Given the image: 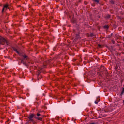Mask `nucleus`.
<instances>
[{
	"label": "nucleus",
	"instance_id": "obj_1",
	"mask_svg": "<svg viewBox=\"0 0 124 124\" xmlns=\"http://www.w3.org/2000/svg\"><path fill=\"white\" fill-rule=\"evenodd\" d=\"M36 116L34 113H31L27 117V122L29 124H37L36 121L33 119L38 120V121H42V117H41V114L39 113L36 114Z\"/></svg>",
	"mask_w": 124,
	"mask_h": 124
},
{
	"label": "nucleus",
	"instance_id": "obj_2",
	"mask_svg": "<svg viewBox=\"0 0 124 124\" xmlns=\"http://www.w3.org/2000/svg\"><path fill=\"white\" fill-rule=\"evenodd\" d=\"M6 44V45H9V43L5 38H3L1 36H0V45H4V44Z\"/></svg>",
	"mask_w": 124,
	"mask_h": 124
},
{
	"label": "nucleus",
	"instance_id": "obj_3",
	"mask_svg": "<svg viewBox=\"0 0 124 124\" xmlns=\"http://www.w3.org/2000/svg\"><path fill=\"white\" fill-rule=\"evenodd\" d=\"M23 58H24V59L23 60H21V62L25 65V66H27V63H26V62H25V60H29V58H28V56L27 55H23Z\"/></svg>",
	"mask_w": 124,
	"mask_h": 124
},
{
	"label": "nucleus",
	"instance_id": "obj_4",
	"mask_svg": "<svg viewBox=\"0 0 124 124\" xmlns=\"http://www.w3.org/2000/svg\"><path fill=\"white\" fill-rule=\"evenodd\" d=\"M9 8V7H8V5H7V4L5 5L2 10V12H3V11H4V10H6V9H8Z\"/></svg>",
	"mask_w": 124,
	"mask_h": 124
},
{
	"label": "nucleus",
	"instance_id": "obj_5",
	"mask_svg": "<svg viewBox=\"0 0 124 124\" xmlns=\"http://www.w3.org/2000/svg\"><path fill=\"white\" fill-rule=\"evenodd\" d=\"M99 101H100V99H99V98L98 97L96 98V100L94 101L95 104H98V102H99Z\"/></svg>",
	"mask_w": 124,
	"mask_h": 124
},
{
	"label": "nucleus",
	"instance_id": "obj_6",
	"mask_svg": "<svg viewBox=\"0 0 124 124\" xmlns=\"http://www.w3.org/2000/svg\"><path fill=\"white\" fill-rule=\"evenodd\" d=\"M117 96L115 97L116 98H122V96L123 95V93L118 94H117Z\"/></svg>",
	"mask_w": 124,
	"mask_h": 124
},
{
	"label": "nucleus",
	"instance_id": "obj_7",
	"mask_svg": "<svg viewBox=\"0 0 124 124\" xmlns=\"http://www.w3.org/2000/svg\"><path fill=\"white\" fill-rule=\"evenodd\" d=\"M104 29H105V30H108L109 26L108 25H105L104 26Z\"/></svg>",
	"mask_w": 124,
	"mask_h": 124
},
{
	"label": "nucleus",
	"instance_id": "obj_8",
	"mask_svg": "<svg viewBox=\"0 0 124 124\" xmlns=\"http://www.w3.org/2000/svg\"><path fill=\"white\" fill-rule=\"evenodd\" d=\"M34 105H35L36 106H39V103L37 102H35L34 103Z\"/></svg>",
	"mask_w": 124,
	"mask_h": 124
},
{
	"label": "nucleus",
	"instance_id": "obj_9",
	"mask_svg": "<svg viewBox=\"0 0 124 124\" xmlns=\"http://www.w3.org/2000/svg\"><path fill=\"white\" fill-rule=\"evenodd\" d=\"M121 93H124V88L122 89Z\"/></svg>",
	"mask_w": 124,
	"mask_h": 124
},
{
	"label": "nucleus",
	"instance_id": "obj_10",
	"mask_svg": "<svg viewBox=\"0 0 124 124\" xmlns=\"http://www.w3.org/2000/svg\"><path fill=\"white\" fill-rule=\"evenodd\" d=\"M110 2L111 3H112V4H114V1H113V0H110Z\"/></svg>",
	"mask_w": 124,
	"mask_h": 124
},
{
	"label": "nucleus",
	"instance_id": "obj_11",
	"mask_svg": "<svg viewBox=\"0 0 124 124\" xmlns=\"http://www.w3.org/2000/svg\"><path fill=\"white\" fill-rule=\"evenodd\" d=\"M94 1L98 3V2H99V0H94Z\"/></svg>",
	"mask_w": 124,
	"mask_h": 124
},
{
	"label": "nucleus",
	"instance_id": "obj_12",
	"mask_svg": "<svg viewBox=\"0 0 124 124\" xmlns=\"http://www.w3.org/2000/svg\"><path fill=\"white\" fill-rule=\"evenodd\" d=\"M91 37H93V36H94V34H93V33H91Z\"/></svg>",
	"mask_w": 124,
	"mask_h": 124
},
{
	"label": "nucleus",
	"instance_id": "obj_13",
	"mask_svg": "<svg viewBox=\"0 0 124 124\" xmlns=\"http://www.w3.org/2000/svg\"><path fill=\"white\" fill-rule=\"evenodd\" d=\"M107 17L108 19H109V18L110 17V15H108L107 16Z\"/></svg>",
	"mask_w": 124,
	"mask_h": 124
},
{
	"label": "nucleus",
	"instance_id": "obj_14",
	"mask_svg": "<svg viewBox=\"0 0 124 124\" xmlns=\"http://www.w3.org/2000/svg\"><path fill=\"white\" fill-rule=\"evenodd\" d=\"M17 54H18L19 55H20V53H19V51H18L17 50H16V51Z\"/></svg>",
	"mask_w": 124,
	"mask_h": 124
},
{
	"label": "nucleus",
	"instance_id": "obj_15",
	"mask_svg": "<svg viewBox=\"0 0 124 124\" xmlns=\"http://www.w3.org/2000/svg\"><path fill=\"white\" fill-rule=\"evenodd\" d=\"M14 51H15L16 52V51H17V49H16V48H14Z\"/></svg>",
	"mask_w": 124,
	"mask_h": 124
},
{
	"label": "nucleus",
	"instance_id": "obj_16",
	"mask_svg": "<svg viewBox=\"0 0 124 124\" xmlns=\"http://www.w3.org/2000/svg\"><path fill=\"white\" fill-rule=\"evenodd\" d=\"M26 95H27V96H29V95H30V93H27V94H26Z\"/></svg>",
	"mask_w": 124,
	"mask_h": 124
},
{
	"label": "nucleus",
	"instance_id": "obj_17",
	"mask_svg": "<svg viewBox=\"0 0 124 124\" xmlns=\"http://www.w3.org/2000/svg\"><path fill=\"white\" fill-rule=\"evenodd\" d=\"M53 51H56V48L54 47V48H53Z\"/></svg>",
	"mask_w": 124,
	"mask_h": 124
},
{
	"label": "nucleus",
	"instance_id": "obj_18",
	"mask_svg": "<svg viewBox=\"0 0 124 124\" xmlns=\"http://www.w3.org/2000/svg\"><path fill=\"white\" fill-rule=\"evenodd\" d=\"M79 34H77V36H78Z\"/></svg>",
	"mask_w": 124,
	"mask_h": 124
},
{
	"label": "nucleus",
	"instance_id": "obj_19",
	"mask_svg": "<svg viewBox=\"0 0 124 124\" xmlns=\"http://www.w3.org/2000/svg\"><path fill=\"white\" fill-rule=\"evenodd\" d=\"M7 123H8V121H7V122L6 123V124H7Z\"/></svg>",
	"mask_w": 124,
	"mask_h": 124
},
{
	"label": "nucleus",
	"instance_id": "obj_20",
	"mask_svg": "<svg viewBox=\"0 0 124 124\" xmlns=\"http://www.w3.org/2000/svg\"><path fill=\"white\" fill-rule=\"evenodd\" d=\"M104 68V67H103H103H102V68Z\"/></svg>",
	"mask_w": 124,
	"mask_h": 124
},
{
	"label": "nucleus",
	"instance_id": "obj_21",
	"mask_svg": "<svg viewBox=\"0 0 124 124\" xmlns=\"http://www.w3.org/2000/svg\"><path fill=\"white\" fill-rule=\"evenodd\" d=\"M36 100H37V98H36Z\"/></svg>",
	"mask_w": 124,
	"mask_h": 124
},
{
	"label": "nucleus",
	"instance_id": "obj_22",
	"mask_svg": "<svg viewBox=\"0 0 124 124\" xmlns=\"http://www.w3.org/2000/svg\"><path fill=\"white\" fill-rule=\"evenodd\" d=\"M99 46H100V45H99Z\"/></svg>",
	"mask_w": 124,
	"mask_h": 124
},
{
	"label": "nucleus",
	"instance_id": "obj_23",
	"mask_svg": "<svg viewBox=\"0 0 124 124\" xmlns=\"http://www.w3.org/2000/svg\"><path fill=\"white\" fill-rule=\"evenodd\" d=\"M123 101H124V100Z\"/></svg>",
	"mask_w": 124,
	"mask_h": 124
}]
</instances>
